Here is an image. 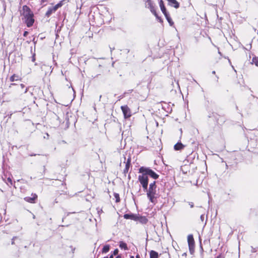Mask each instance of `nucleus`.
<instances>
[{
	"mask_svg": "<svg viewBox=\"0 0 258 258\" xmlns=\"http://www.w3.org/2000/svg\"><path fill=\"white\" fill-rule=\"evenodd\" d=\"M21 14L23 16L22 19L26 24L27 27L32 26L34 22V19L33 18V13L30 9L26 5L24 6Z\"/></svg>",
	"mask_w": 258,
	"mask_h": 258,
	"instance_id": "f257e3e1",
	"label": "nucleus"
},
{
	"mask_svg": "<svg viewBox=\"0 0 258 258\" xmlns=\"http://www.w3.org/2000/svg\"><path fill=\"white\" fill-rule=\"evenodd\" d=\"M156 187V181H154L149 184V188H147V190H144L147 192L148 198L153 203L155 202L157 198Z\"/></svg>",
	"mask_w": 258,
	"mask_h": 258,
	"instance_id": "f03ea898",
	"label": "nucleus"
},
{
	"mask_svg": "<svg viewBox=\"0 0 258 258\" xmlns=\"http://www.w3.org/2000/svg\"><path fill=\"white\" fill-rule=\"evenodd\" d=\"M139 172L144 173L148 177L149 176L154 179H156L159 177V175L149 167L144 166L141 167L139 169Z\"/></svg>",
	"mask_w": 258,
	"mask_h": 258,
	"instance_id": "7ed1b4c3",
	"label": "nucleus"
},
{
	"mask_svg": "<svg viewBox=\"0 0 258 258\" xmlns=\"http://www.w3.org/2000/svg\"><path fill=\"white\" fill-rule=\"evenodd\" d=\"M141 173L142 174L138 176V180L142 185L144 190H147L148 185V177L144 173Z\"/></svg>",
	"mask_w": 258,
	"mask_h": 258,
	"instance_id": "20e7f679",
	"label": "nucleus"
},
{
	"mask_svg": "<svg viewBox=\"0 0 258 258\" xmlns=\"http://www.w3.org/2000/svg\"><path fill=\"white\" fill-rule=\"evenodd\" d=\"M63 5V1H60L59 3L56 4L55 6L51 8H49L45 14V16L49 17L51 16L52 13H55L57 10L60 8Z\"/></svg>",
	"mask_w": 258,
	"mask_h": 258,
	"instance_id": "39448f33",
	"label": "nucleus"
},
{
	"mask_svg": "<svg viewBox=\"0 0 258 258\" xmlns=\"http://www.w3.org/2000/svg\"><path fill=\"white\" fill-rule=\"evenodd\" d=\"M187 242L189 249L190 253H192L194 251L195 240L192 234H189L187 236Z\"/></svg>",
	"mask_w": 258,
	"mask_h": 258,
	"instance_id": "423d86ee",
	"label": "nucleus"
},
{
	"mask_svg": "<svg viewBox=\"0 0 258 258\" xmlns=\"http://www.w3.org/2000/svg\"><path fill=\"white\" fill-rule=\"evenodd\" d=\"M121 109L125 118L130 117L131 116V112L127 105L122 106Z\"/></svg>",
	"mask_w": 258,
	"mask_h": 258,
	"instance_id": "0eeeda50",
	"label": "nucleus"
},
{
	"mask_svg": "<svg viewBox=\"0 0 258 258\" xmlns=\"http://www.w3.org/2000/svg\"><path fill=\"white\" fill-rule=\"evenodd\" d=\"M134 221H138L142 224H146L148 222V219L144 216H140L136 215H135Z\"/></svg>",
	"mask_w": 258,
	"mask_h": 258,
	"instance_id": "6e6552de",
	"label": "nucleus"
},
{
	"mask_svg": "<svg viewBox=\"0 0 258 258\" xmlns=\"http://www.w3.org/2000/svg\"><path fill=\"white\" fill-rule=\"evenodd\" d=\"M168 4L171 7L177 9L179 7V4L176 0H166Z\"/></svg>",
	"mask_w": 258,
	"mask_h": 258,
	"instance_id": "1a4fd4ad",
	"label": "nucleus"
},
{
	"mask_svg": "<svg viewBox=\"0 0 258 258\" xmlns=\"http://www.w3.org/2000/svg\"><path fill=\"white\" fill-rule=\"evenodd\" d=\"M32 197H25L24 198V200L26 202L30 203H35V200L37 199V196L35 194H32Z\"/></svg>",
	"mask_w": 258,
	"mask_h": 258,
	"instance_id": "9d476101",
	"label": "nucleus"
},
{
	"mask_svg": "<svg viewBox=\"0 0 258 258\" xmlns=\"http://www.w3.org/2000/svg\"><path fill=\"white\" fill-rule=\"evenodd\" d=\"M185 147V146L180 142H178L174 146V149L176 151L181 150Z\"/></svg>",
	"mask_w": 258,
	"mask_h": 258,
	"instance_id": "9b49d317",
	"label": "nucleus"
},
{
	"mask_svg": "<svg viewBox=\"0 0 258 258\" xmlns=\"http://www.w3.org/2000/svg\"><path fill=\"white\" fill-rule=\"evenodd\" d=\"M159 6L161 11L162 12L164 15L165 14H168L167 12L166 11V9L164 6L163 2L162 0H161L159 2Z\"/></svg>",
	"mask_w": 258,
	"mask_h": 258,
	"instance_id": "f8f14e48",
	"label": "nucleus"
},
{
	"mask_svg": "<svg viewBox=\"0 0 258 258\" xmlns=\"http://www.w3.org/2000/svg\"><path fill=\"white\" fill-rule=\"evenodd\" d=\"M164 16H165L167 21L169 23V25L170 26H173V24H174V22L172 20V19L171 18L169 14L168 13V14H165Z\"/></svg>",
	"mask_w": 258,
	"mask_h": 258,
	"instance_id": "ddd939ff",
	"label": "nucleus"
},
{
	"mask_svg": "<svg viewBox=\"0 0 258 258\" xmlns=\"http://www.w3.org/2000/svg\"><path fill=\"white\" fill-rule=\"evenodd\" d=\"M159 255L157 252L151 250L150 252V258H158Z\"/></svg>",
	"mask_w": 258,
	"mask_h": 258,
	"instance_id": "4468645a",
	"label": "nucleus"
},
{
	"mask_svg": "<svg viewBox=\"0 0 258 258\" xmlns=\"http://www.w3.org/2000/svg\"><path fill=\"white\" fill-rule=\"evenodd\" d=\"M150 11H151V12H152V13H153V14H154V15L156 17V18H157V19H158L160 20V21L161 22V19H160V18L158 17V15H157V13H156V11H155V8H154V7L152 6V4H150Z\"/></svg>",
	"mask_w": 258,
	"mask_h": 258,
	"instance_id": "2eb2a0df",
	"label": "nucleus"
},
{
	"mask_svg": "<svg viewBox=\"0 0 258 258\" xmlns=\"http://www.w3.org/2000/svg\"><path fill=\"white\" fill-rule=\"evenodd\" d=\"M135 215H134V214H126L123 215V217L125 219H132V220H134Z\"/></svg>",
	"mask_w": 258,
	"mask_h": 258,
	"instance_id": "dca6fc26",
	"label": "nucleus"
},
{
	"mask_svg": "<svg viewBox=\"0 0 258 258\" xmlns=\"http://www.w3.org/2000/svg\"><path fill=\"white\" fill-rule=\"evenodd\" d=\"M119 247L121 249H123L124 250H127L128 248H127V244L123 242V241H120L119 242Z\"/></svg>",
	"mask_w": 258,
	"mask_h": 258,
	"instance_id": "f3484780",
	"label": "nucleus"
},
{
	"mask_svg": "<svg viewBox=\"0 0 258 258\" xmlns=\"http://www.w3.org/2000/svg\"><path fill=\"white\" fill-rule=\"evenodd\" d=\"M110 246L109 245H105L102 248L103 253H107L109 250Z\"/></svg>",
	"mask_w": 258,
	"mask_h": 258,
	"instance_id": "a211bd4d",
	"label": "nucleus"
},
{
	"mask_svg": "<svg viewBox=\"0 0 258 258\" xmlns=\"http://www.w3.org/2000/svg\"><path fill=\"white\" fill-rule=\"evenodd\" d=\"M131 157H128L126 162H125V167L126 168H130V166H131Z\"/></svg>",
	"mask_w": 258,
	"mask_h": 258,
	"instance_id": "6ab92c4d",
	"label": "nucleus"
},
{
	"mask_svg": "<svg viewBox=\"0 0 258 258\" xmlns=\"http://www.w3.org/2000/svg\"><path fill=\"white\" fill-rule=\"evenodd\" d=\"M19 80V77L18 76H16V75H13L10 78V80L11 82H14L15 81H17Z\"/></svg>",
	"mask_w": 258,
	"mask_h": 258,
	"instance_id": "aec40b11",
	"label": "nucleus"
},
{
	"mask_svg": "<svg viewBox=\"0 0 258 258\" xmlns=\"http://www.w3.org/2000/svg\"><path fill=\"white\" fill-rule=\"evenodd\" d=\"M252 63L258 66V58L256 57H253L252 59Z\"/></svg>",
	"mask_w": 258,
	"mask_h": 258,
	"instance_id": "412c9836",
	"label": "nucleus"
},
{
	"mask_svg": "<svg viewBox=\"0 0 258 258\" xmlns=\"http://www.w3.org/2000/svg\"><path fill=\"white\" fill-rule=\"evenodd\" d=\"M114 197L115 198L116 202L118 203L120 201L119 195L118 194L114 193Z\"/></svg>",
	"mask_w": 258,
	"mask_h": 258,
	"instance_id": "4be33fe9",
	"label": "nucleus"
},
{
	"mask_svg": "<svg viewBox=\"0 0 258 258\" xmlns=\"http://www.w3.org/2000/svg\"><path fill=\"white\" fill-rule=\"evenodd\" d=\"M7 181H8V182H9L10 183L11 185H12V184H13L12 180L11 179V178H10V177L8 178Z\"/></svg>",
	"mask_w": 258,
	"mask_h": 258,
	"instance_id": "5701e85b",
	"label": "nucleus"
},
{
	"mask_svg": "<svg viewBox=\"0 0 258 258\" xmlns=\"http://www.w3.org/2000/svg\"><path fill=\"white\" fill-rule=\"evenodd\" d=\"M128 170H129V168H126V167H125V168H124V169L123 170L124 173L125 174V173H127L128 171Z\"/></svg>",
	"mask_w": 258,
	"mask_h": 258,
	"instance_id": "b1692460",
	"label": "nucleus"
},
{
	"mask_svg": "<svg viewBox=\"0 0 258 258\" xmlns=\"http://www.w3.org/2000/svg\"><path fill=\"white\" fill-rule=\"evenodd\" d=\"M32 61L33 62H34L35 61V54H34L32 56Z\"/></svg>",
	"mask_w": 258,
	"mask_h": 258,
	"instance_id": "393cba45",
	"label": "nucleus"
},
{
	"mask_svg": "<svg viewBox=\"0 0 258 258\" xmlns=\"http://www.w3.org/2000/svg\"><path fill=\"white\" fill-rule=\"evenodd\" d=\"M200 219L202 221H204V214H202L201 217H200Z\"/></svg>",
	"mask_w": 258,
	"mask_h": 258,
	"instance_id": "a878e982",
	"label": "nucleus"
},
{
	"mask_svg": "<svg viewBox=\"0 0 258 258\" xmlns=\"http://www.w3.org/2000/svg\"><path fill=\"white\" fill-rule=\"evenodd\" d=\"M28 34V32L27 31H25V32H24V33H23V36H24V37H26V36H27Z\"/></svg>",
	"mask_w": 258,
	"mask_h": 258,
	"instance_id": "bb28decb",
	"label": "nucleus"
},
{
	"mask_svg": "<svg viewBox=\"0 0 258 258\" xmlns=\"http://www.w3.org/2000/svg\"><path fill=\"white\" fill-rule=\"evenodd\" d=\"M189 206H190V208H193V207H194V203H192V202L189 203Z\"/></svg>",
	"mask_w": 258,
	"mask_h": 258,
	"instance_id": "cd10ccee",
	"label": "nucleus"
},
{
	"mask_svg": "<svg viewBox=\"0 0 258 258\" xmlns=\"http://www.w3.org/2000/svg\"><path fill=\"white\" fill-rule=\"evenodd\" d=\"M48 0H41V4H44L45 3H47Z\"/></svg>",
	"mask_w": 258,
	"mask_h": 258,
	"instance_id": "c85d7f7f",
	"label": "nucleus"
},
{
	"mask_svg": "<svg viewBox=\"0 0 258 258\" xmlns=\"http://www.w3.org/2000/svg\"><path fill=\"white\" fill-rule=\"evenodd\" d=\"M16 238H17V237H13V239H12V244H14V240H15Z\"/></svg>",
	"mask_w": 258,
	"mask_h": 258,
	"instance_id": "c756f323",
	"label": "nucleus"
},
{
	"mask_svg": "<svg viewBox=\"0 0 258 258\" xmlns=\"http://www.w3.org/2000/svg\"><path fill=\"white\" fill-rule=\"evenodd\" d=\"M118 249H116L115 250H114V252H113V253H114V254H115H115H117V253H118Z\"/></svg>",
	"mask_w": 258,
	"mask_h": 258,
	"instance_id": "7c9ffc66",
	"label": "nucleus"
},
{
	"mask_svg": "<svg viewBox=\"0 0 258 258\" xmlns=\"http://www.w3.org/2000/svg\"><path fill=\"white\" fill-rule=\"evenodd\" d=\"M251 251L252 252H255L256 251V250L255 249V248L252 247V250H251Z\"/></svg>",
	"mask_w": 258,
	"mask_h": 258,
	"instance_id": "2f4dec72",
	"label": "nucleus"
},
{
	"mask_svg": "<svg viewBox=\"0 0 258 258\" xmlns=\"http://www.w3.org/2000/svg\"><path fill=\"white\" fill-rule=\"evenodd\" d=\"M20 86H21V87L22 89H23V88H24L25 87V85H24V84H21L20 85Z\"/></svg>",
	"mask_w": 258,
	"mask_h": 258,
	"instance_id": "473e14b6",
	"label": "nucleus"
},
{
	"mask_svg": "<svg viewBox=\"0 0 258 258\" xmlns=\"http://www.w3.org/2000/svg\"><path fill=\"white\" fill-rule=\"evenodd\" d=\"M36 154H30V156H36Z\"/></svg>",
	"mask_w": 258,
	"mask_h": 258,
	"instance_id": "72a5a7b5",
	"label": "nucleus"
},
{
	"mask_svg": "<svg viewBox=\"0 0 258 258\" xmlns=\"http://www.w3.org/2000/svg\"><path fill=\"white\" fill-rule=\"evenodd\" d=\"M136 258H140V256L139 254H137L136 256Z\"/></svg>",
	"mask_w": 258,
	"mask_h": 258,
	"instance_id": "f704fd0d",
	"label": "nucleus"
},
{
	"mask_svg": "<svg viewBox=\"0 0 258 258\" xmlns=\"http://www.w3.org/2000/svg\"><path fill=\"white\" fill-rule=\"evenodd\" d=\"M28 91V88H26L25 90L24 93H26Z\"/></svg>",
	"mask_w": 258,
	"mask_h": 258,
	"instance_id": "c9c22d12",
	"label": "nucleus"
},
{
	"mask_svg": "<svg viewBox=\"0 0 258 258\" xmlns=\"http://www.w3.org/2000/svg\"><path fill=\"white\" fill-rule=\"evenodd\" d=\"M109 258H113V256L112 255H111L110 256H109Z\"/></svg>",
	"mask_w": 258,
	"mask_h": 258,
	"instance_id": "e433bc0d",
	"label": "nucleus"
},
{
	"mask_svg": "<svg viewBox=\"0 0 258 258\" xmlns=\"http://www.w3.org/2000/svg\"><path fill=\"white\" fill-rule=\"evenodd\" d=\"M101 97H102V95H100V97H99V100H100L101 98Z\"/></svg>",
	"mask_w": 258,
	"mask_h": 258,
	"instance_id": "4c0bfd02",
	"label": "nucleus"
},
{
	"mask_svg": "<svg viewBox=\"0 0 258 258\" xmlns=\"http://www.w3.org/2000/svg\"><path fill=\"white\" fill-rule=\"evenodd\" d=\"M212 73H213V74H215V71H213Z\"/></svg>",
	"mask_w": 258,
	"mask_h": 258,
	"instance_id": "58836bf2",
	"label": "nucleus"
},
{
	"mask_svg": "<svg viewBox=\"0 0 258 258\" xmlns=\"http://www.w3.org/2000/svg\"><path fill=\"white\" fill-rule=\"evenodd\" d=\"M131 258H134V256H131Z\"/></svg>",
	"mask_w": 258,
	"mask_h": 258,
	"instance_id": "ea45409f",
	"label": "nucleus"
},
{
	"mask_svg": "<svg viewBox=\"0 0 258 258\" xmlns=\"http://www.w3.org/2000/svg\"><path fill=\"white\" fill-rule=\"evenodd\" d=\"M118 257H119V256H117L116 258H118Z\"/></svg>",
	"mask_w": 258,
	"mask_h": 258,
	"instance_id": "a19ab883",
	"label": "nucleus"
}]
</instances>
